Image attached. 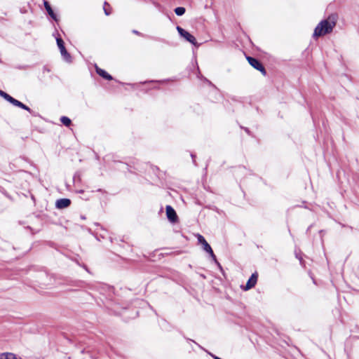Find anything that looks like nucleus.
<instances>
[{"mask_svg": "<svg viewBox=\"0 0 359 359\" xmlns=\"http://www.w3.org/2000/svg\"><path fill=\"white\" fill-rule=\"evenodd\" d=\"M0 359H15V355L11 353H6L2 354Z\"/></svg>", "mask_w": 359, "mask_h": 359, "instance_id": "f8f14e48", "label": "nucleus"}, {"mask_svg": "<svg viewBox=\"0 0 359 359\" xmlns=\"http://www.w3.org/2000/svg\"><path fill=\"white\" fill-rule=\"evenodd\" d=\"M71 204V201L68 198H60L57 200L55 206L58 209L66 208Z\"/></svg>", "mask_w": 359, "mask_h": 359, "instance_id": "6e6552de", "label": "nucleus"}, {"mask_svg": "<svg viewBox=\"0 0 359 359\" xmlns=\"http://www.w3.org/2000/svg\"><path fill=\"white\" fill-rule=\"evenodd\" d=\"M177 30L179 34L182 37L184 38L187 41H189V43H191V44H193L194 46H198L196 38L193 35H191L189 32H187L186 30H184L183 28H182L180 26L177 27Z\"/></svg>", "mask_w": 359, "mask_h": 359, "instance_id": "20e7f679", "label": "nucleus"}, {"mask_svg": "<svg viewBox=\"0 0 359 359\" xmlns=\"http://www.w3.org/2000/svg\"><path fill=\"white\" fill-rule=\"evenodd\" d=\"M96 72L97 74H99L100 76L103 77L104 79L107 80H111L112 76L109 75L107 72H105L104 69H102L97 67H96Z\"/></svg>", "mask_w": 359, "mask_h": 359, "instance_id": "9b49d317", "label": "nucleus"}, {"mask_svg": "<svg viewBox=\"0 0 359 359\" xmlns=\"http://www.w3.org/2000/svg\"><path fill=\"white\" fill-rule=\"evenodd\" d=\"M56 41H57V46L60 49V53H61L63 59L68 62H71L72 57H71L70 54L67 51V50L65 47L63 40L61 38H57Z\"/></svg>", "mask_w": 359, "mask_h": 359, "instance_id": "7ed1b4c3", "label": "nucleus"}, {"mask_svg": "<svg viewBox=\"0 0 359 359\" xmlns=\"http://www.w3.org/2000/svg\"><path fill=\"white\" fill-rule=\"evenodd\" d=\"M175 13L177 15H182L185 13V8L184 7H177L175 9Z\"/></svg>", "mask_w": 359, "mask_h": 359, "instance_id": "4468645a", "label": "nucleus"}, {"mask_svg": "<svg viewBox=\"0 0 359 359\" xmlns=\"http://www.w3.org/2000/svg\"><path fill=\"white\" fill-rule=\"evenodd\" d=\"M5 95H9L8 93H5L4 91L0 90V96L5 99Z\"/></svg>", "mask_w": 359, "mask_h": 359, "instance_id": "dca6fc26", "label": "nucleus"}, {"mask_svg": "<svg viewBox=\"0 0 359 359\" xmlns=\"http://www.w3.org/2000/svg\"><path fill=\"white\" fill-rule=\"evenodd\" d=\"M44 6H45V8L46 10V11L48 12V15L55 21L57 20V15H55V13L53 12L50 5L48 4V1H44Z\"/></svg>", "mask_w": 359, "mask_h": 359, "instance_id": "9d476101", "label": "nucleus"}, {"mask_svg": "<svg viewBox=\"0 0 359 359\" xmlns=\"http://www.w3.org/2000/svg\"><path fill=\"white\" fill-rule=\"evenodd\" d=\"M257 280V273H252L251 277L249 278V280H248V282L246 283L245 290H250L252 287H253L256 285Z\"/></svg>", "mask_w": 359, "mask_h": 359, "instance_id": "1a4fd4ad", "label": "nucleus"}, {"mask_svg": "<svg viewBox=\"0 0 359 359\" xmlns=\"http://www.w3.org/2000/svg\"><path fill=\"white\" fill-rule=\"evenodd\" d=\"M247 60L249 64L253 67L255 69L260 71L264 75L266 74V70L264 66L261 64V62L257 60L256 58L252 57H248Z\"/></svg>", "mask_w": 359, "mask_h": 359, "instance_id": "423d86ee", "label": "nucleus"}, {"mask_svg": "<svg viewBox=\"0 0 359 359\" xmlns=\"http://www.w3.org/2000/svg\"><path fill=\"white\" fill-rule=\"evenodd\" d=\"M133 32L137 34H139V32L137 31H135V30H134Z\"/></svg>", "mask_w": 359, "mask_h": 359, "instance_id": "a211bd4d", "label": "nucleus"}, {"mask_svg": "<svg viewBox=\"0 0 359 359\" xmlns=\"http://www.w3.org/2000/svg\"><path fill=\"white\" fill-rule=\"evenodd\" d=\"M5 100L6 101H8V102H10L11 104H12L13 105L15 106V107H18L21 109H23L29 112H31L32 110L31 109L27 107V105L24 104L23 103H22L21 102L18 101V100L13 98V97H11L10 95H5Z\"/></svg>", "mask_w": 359, "mask_h": 359, "instance_id": "39448f33", "label": "nucleus"}, {"mask_svg": "<svg viewBox=\"0 0 359 359\" xmlns=\"http://www.w3.org/2000/svg\"><path fill=\"white\" fill-rule=\"evenodd\" d=\"M43 72H49V69H48L47 67H44L43 68Z\"/></svg>", "mask_w": 359, "mask_h": 359, "instance_id": "f3484780", "label": "nucleus"}, {"mask_svg": "<svg viewBox=\"0 0 359 359\" xmlns=\"http://www.w3.org/2000/svg\"><path fill=\"white\" fill-rule=\"evenodd\" d=\"M196 236H197L198 243H201L203 245V249L210 255V257L212 258V259L217 264H219V263L217 261L216 256L215 255L212 248L208 243V242L206 241L205 238L202 235H201V234H197Z\"/></svg>", "mask_w": 359, "mask_h": 359, "instance_id": "f03ea898", "label": "nucleus"}, {"mask_svg": "<svg viewBox=\"0 0 359 359\" xmlns=\"http://www.w3.org/2000/svg\"><path fill=\"white\" fill-rule=\"evenodd\" d=\"M109 7V4H108L107 2H104L103 9L106 15H109L111 13Z\"/></svg>", "mask_w": 359, "mask_h": 359, "instance_id": "2eb2a0df", "label": "nucleus"}, {"mask_svg": "<svg viewBox=\"0 0 359 359\" xmlns=\"http://www.w3.org/2000/svg\"><path fill=\"white\" fill-rule=\"evenodd\" d=\"M335 26V22L330 20V18L327 20H322L315 28L313 32L314 37H318L330 33Z\"/></svg>", "mask_w": 359, "mask_h": 359, "instance_id": "f257e3e1", "label": "nucleus"}, {"mask_svg": "<svg viewBox=\"0 0 359 359\" xmlns=\"http://www.w3.org/2000/svg\"><path fill=\"white\" fill-rule=\"evenodd\" d=\"M60 121L66 126H69L71 124V120L67 116H62Z\"/></svg>", "mask_w": 359, "mask_h": 359, "instance_id": "ddd939ff", "label": "nucleus"}, {"mask_svg": "<svg viewBox=\"0 0 359 359\" xmlns=\"http://www.w3.org/2000/svg\"><path fill=\"white\" fill-rule=\"evenodd\" d=\"M165 210L166 216L168 220L172 223L176 222L177 221L178 217L175 210L170 205H167L165 208Z\"/></svg>", "mask_w": 359, "mask_h": 359, "instance_id": "0eeeda50", "label": "nucleus"}]
</instances>
